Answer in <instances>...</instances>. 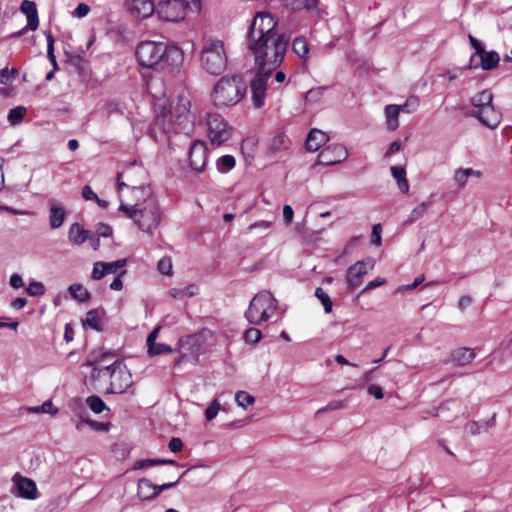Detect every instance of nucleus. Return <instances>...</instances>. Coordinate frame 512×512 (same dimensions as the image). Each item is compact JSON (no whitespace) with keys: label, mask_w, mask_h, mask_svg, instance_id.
Instances as JSON below:
<instances>
[{"label":"nucleus","mask_w":512,"mask_h":512,"mask_svg":"<svg viewBox=\"0 0 512 512\" xmlns=\"http://www.w3.org/2000/svg\"><path fill=\"white\" fill-rule=\"evenodd\" d=\"M287 46L288 38L278 30L274 17L258 12L247 34V49L255 65L262 71H274L282 63Z\"/></svg>","instance_id":"obj_1"},{"label":"nucleus","mask_w":512,"mask_h":512,"mask_svg":"<svg viewBox=\"0 0 512 512\" xmlns=\"http://www.w3.org/2000/svg\"><path fill=\"white\" fill-rule=\"evenodd\" d=\"M136 57L141 66L161 70L170 59L180 61L182 55L177 48H168L162 42L143 41L136 48Z\"/></svg>","instance_id":"obj_2"},{"label":"nucleus","mask_w":512,"mask_h":512,"mask_svg":"<svg viewBox=\"0 0 512 512\" xmlns=\"http://www.w3.org/2000/svg\"><path fill=\"white\" fill-rule=\"evenodd\" d=\"M120 211L125 212L126 216L138 224V227L149 234L158 227L161 221V209L155 194H149L142 203L135 205L121 204Z\"/></svg>","instance_id":"obj_3"},{"label":"nucleus","mask_w":512,"mask_h":512,"mask_svg":"<svg viewBox=\"0 0 512 512\" xmlns=\"http://www.w3.org/2000/svg\"><path fill=\"white\" fill-rule=\"evenodd\" d=\"M246 85L241 77H222L214 86L211 98L215 106L237 104L245 95Z\"/></svg>","instance_id":"obj_4"},{"label":"nucleus","mask_w":512,"mask_h":512,"mask_svg":"<svg viewBox=\"0 0 512 512\" xmlns=\"http://www.w3.org/2000/svg\"><path fill=\"white\" fill-rule=\"evenodd\" d=\"M493 93L485 89L471 98L473 110L471 115L479 120L484 126L495 129L501 121V113L493 106Z\"/></svg>","instance_id":"obj_5"},{"label":"nucleus","mask_w":512,"mask_h":512,"mask_svg":"<svg viewBox=\"0 0 512 512\" xmlns=\"http://www.w3.org/2000/svg\"><path fill=\"white\" fill-rule=\"evenodd\" d=\"M202 67L211 75H220L227 66V54L221 40L207 39L201 50Z\"/></svg>","instance_id":"obj_6"},{"label":"nucleus","mask_w":512,"mask_h":512,"mask_svg":"<svg viewBox=\"0 0 512 512\" xmlns=\"http://www.w3.org/2000/svg\"><path fill=\"white\" fill-rule=\"evenodd\" d=\"M277 307L278 301L270 292H259L252 298L245 312V318L249 323L259 325L268 321L277 310Z\"/></svg>","instance_id":"obj_7"},{"label":"nucleus","mask_w":512,"mask_h":512,"mask_svg":"<svg viewBox=\"0 0 512 512\" xmlns=\"http://www.w3.org/2000/svg\"><path fill=\"white\" fill-rule=\"evenodd\" d=\"M188 9L195 11L192 2L188 0H162L158 3L155 12L165 21L178 22L185 18Z\"/></svg>","instance_id":"obj_8"},{"label":"nucleus","mask_w":512,"mask_h":512,"mask_svg":"<svg viewBox=\"0 0 512 512\" xmlns=\"http://www.w3.org/2000/svg\"><path fill=\"white\" fill-rule=\"evenodd\" d=\"M132 376L127 370L123 360L117 359L113 362L110 373V383L106 393L122 394L132 385Z\"/></svg>","instance_id":"obj_9"},{"label":"nucleus","mask_w":512,"mask_h":512,"mask_svg":"<svg viewBox=\"0 0 512 512\" xmlns=\"http://www.w3.org/2000/svg\"><path fill=\"white\" fill-rule=\"evenodd\" d=\"M208 136L212 145L220 146L228 141L232 135V128L219 114L207 115Z\"/></svg>","instance_id":"obj_10"},{"label":"nucleus","mask_w":512,"mask_h":512,"mask_svg":"<svg viewBox=\"0 0 512 512\" xmlns=\"http://www.w3.org/2000/svg\"><path fill=\"white\" fill-rule=\"evenodd\" d=\"M114 356L115 353L113 351H93L88 355L85 365L93 366V369L91 371L92 380H100L105 377H108L110 379V373L112 371L113 363L109 365H100V363L105 361L107 358Z\"/></svg>","instance_id":"obj_11"},{"label":"nucleus","mask_w":512,"mask_h":512,"mask_svg":"<svg viewBox=\"0 0 512 512\" xmlns=\"http://www.w3.org/2000/svg\"><path fill=\"white\" fill-rule=\"evenodd\" d=\"M190 102L187 98L181 97L169 114V121L174 123L176 132H182L192 124L190 115Z\"/></svg>","instance_id":"obj_12"},{"label":"nucleus","mask_w":512,"mask_h":512,"mask_svg":"<svg viewBox=\"0 0 512 512\" xmlns=\"http://www.w3.org/2000/svg\"><path fill=\"white\" fill-rule=\"evenodd\" d=\"M263 70L264 71L258 68L257 73L250 82L252 101L254 106L257 108L262 107L265 103L267 83L272 73V71H267V69Z\"/></svg>","instance_id":"obj_13"},{"label":"nucleus","mask_w":512,"mask_h":512,"mask_svg":"<svg viewBox=\"0 0 512 512\" xmlns=\"http://www.w3.org/2000/svg\"><path fill=\"white\" fill-rule=\"evenodd\" d=\"M374 267V260L368 258L366 261H357L347 269V288L350 291H354L359 288L363 283L364 276L370 269Z\"/></svg>","instance_id":"obj_14"},{"label":"nucleus","mask_w":512,"mask_h":512,"mask_svg":"<svg viewBox=\"0 0 512 512\" xmlns=\"http://www.w3.org/2000/svg\"><path fill=\"white\" fill-rule=\"evenodd\" d=\"M348 156L346 148L341 144H333L324 148L318 155L317 164L335 165L344 161Z\"/></svg>","instance_id":"obj_15"},{"label":"nucleus","mask_w":512,"mask_h":512,"mask_svg":"<svg viewBox=\"0 0 512 512\" xmlns=\"http://www.w3.org/2000/svg\"><path fill=\"white\" fill-rule=\"evenodd\" d=\"M15 495L24 499L34 500L38 497V489L35 481L16 473L13 478Z\"/></svg>","instance_id":"obj_16"},{"label":"nucleus","mask_w":512,"mask_h":512,"mask_svg":"<svg viewBox=\"0 0 512 512\" xmlns=\"http://www.w3.org/2000/svg\"><path fill=\"white\" fill-rule=\"evenodd\" d=\"M190 166L197 172H202L207 162V146L201 140H195L189 149Z\"/></svg>","instance_id":"obj_17"},{"label":"nucleus","mask_w":512,"mask_h":512,"mask_svg":"<svg viewBox=\"0 0 512 512\" xmlns=\"http://www.w3.org/2000/svg\"><path fill=\"white\" fill-rule=\"evenodd\" d=\"M20 10L27 17V24L21 30L13 33L11 37H20L28 30H36L39 26V18L36 4L30 0H24L21 3Z\"/></svg>","instance_id":"obj_18"},{"label":"nucleus","mask_w":512,"mask_h":512,"mask_svg":"<svg viewBox=\"0 0 512 512\" xmlns=\"http://www.w3.org/2000/svg\"><path fill=\"white\" fill-rule=\"evenodd\" d=\"M124 5L132 16L141 19L152 16L156 10L152 0H124Z\"/></svg>","instance_id":"obj_19"},{"label":"nucleus","mask_w":512,"mask_h":512,"mask_svg":"<svg viewBox=\"0 0 512 512\" xmlns=\"http://www.w3.org/2000/svg\"><path fill=\"white\" fill-rule=\"evenodd\" d=\"M67 216L65 207L55 199L49 200V225L51 229L60 228Z\"/></svg>","instance_id":"obj_20"},{"label":"nucleus","mask_w":512,"mask_h":512,"mask_svg":"<svg viewBox=\"0 0 512 512\" xmlns=\"http://www.w3.org/2000/svg\"><path fill=\"white\" fill-rule=\"evenodd\" d=\"M105 316V310L102 307L94 308L86 313L84 319H82V326L84 329H92L97 332L104 330L102 320Z\"/></svg>","instance_id":"obj_21"},{"label":"nucleus","mask_w":512,"mask_h":512,"mask_svg":"<svg viewBox=\"0 0 512 512\" xmlns=\"http://www.w3.org/2000/svg\"><path fill=\"white\" fill-rule=\"evenodd\" d=\"M137 497L141 501H150L158 497L157 485L147 478H141L137 482Z\"/></svg>","instance_id":"obj_22"},{"label":"nucleus","mask_w":512,"mask_h":512,"mask_svg":"<svg viewBox=\"0 0 512 512\" xmlns=\"http://www.w3.org/2000/svg\"><path fill=\"white\" fill-rule=\"evenodd\" d=\"M328 141V136L321 130L312 129L306 139V149L315 152Z\"/></svg>","instance_id":"obj_23"},{"label":"nucleus","mask_w":512,"mask_h":512,"mask_svg":"<svg viewBox=\"0 0 512 512\" xmlns=\"http://www.w3.org/2000/svg\"><path fill=\"white\" fill-rule=\"evenodd\" d=\"M89 233L79 223H73L68 230V239L74 245H81L88 239Z\"/></svg>","instance_id":"obj_24"},{"label":"nucleus","mask_w":512,"mask_h":512,"mask_svg":"<svg viewBox=\"0 0 512 512\" xmlns=\"http://www.w3.org/2000/svg\"><path fill=\"white\" fill-rule=\"evenodd\" d=\"M402 111V106L389 104L385 107V117L387 122V127L389 130L394 131L399 127L398 117L400 112Z\"/></svg>","instance_id":"obj_25"},{"label":"nucleus","mask_w":512,"mask_h":512,"mask_svg":"<svg viewBox=\"0 0 512 512\" xmlns=\"http://www.w3.org/2000/svg\"><path fill=\"white\" fill-rule=\"evenodd\" d=\"M475 356L476 354L474 350L467 347L458 348L452 353V359L457 364V366H465L471 363Z\"/></svg>","instance_id":"obj_26"},{"label":"nucleus","mask_w":512,"mask_h":512,"mask_svg":"<svg viewBox=\"0 0 512 512\" xmlns=\"http://www.w3.org/2000/svg\"><path fill=\"white\" fill-rule=\"evenodd\" d=\"M471 176L480 178L482 176V172L472 168L458 169L454 173L453 180L458 188H463L468 178Z\"/></svg>","instance_id":"obj_27"},{"label":"nucleus","mask_w":512,"mask_h":512,"mask_svg":"<svg viewBox=\"0 0 512 512\" xmlns=\"http://www.w3.org/2000/svg\"><path fill=\"white\" fill-rule=\"evenodd\" d=\"M481 57V67L483 70H492L498 66L500 61L499 54L496 51L486 52L479 54Z\"/></svg>","instance_id":"obj_28"},{"label":"nucleus","mask_w":512,"mask_h":512,"mask_svg":"<svg viewBox=\"0 0 512 512\" xmlns=\"http://www.w3.org/2000/svg\"><path fill=\"white\" fill-rule=\"evenodd\" d=\"M68 292L70 293L73 299L81 303L88 302L91 298L90 292L81 284H71L68 287Z\"/></svg>","instance_id":"obj_29"},{"label":"nucleus","mask_w":512,"mask_h":512,"mask_svg":"<svg viewBox=\"0 0 512 512\" xmlns=\"http://www.w3.org/2000/svg\"><path fill=\"white\" fill-rule=\"evenodd\" d=\"M292 50L304 61V63L308 61L307 55L309 52V45L303 37H297L293 40Z\"/></svg>","instance_id":"obj_30"},{"label":"nucleus","mask_w":512,"mask_h":512,"mask_svg":"<svg viewBox=\"0 0 512 512\" xmlns=\"http://www.w3.org/2000/svg\"><path fill=\"white\" fill-rule=\"evenodd\" d=\"M85 403L95 414H100L105 410L110 411L109 407L98 395L88 396L85 400Z\"/></svg>","instance_id":"obj_31"},{"label":"nucleus","mask_w":512,"mask_h":512,"mask_svg":"<svg viewBox=\"0 0 512 512\" xmlns=\"http://www.w3.org/2000/svg\"><path fill=\"white\" fill-rule=\"evenodd\" d=\"M289 145V138L283 133H277L271 140L270 150L276 153L288 149Z\"/></svg>","instance_id":"obj_32"},{"label":"nucleus","mask_w":512,"mask_h":512,"mask_svg":"<svg viewBox=\"0 0 512 512\" xmlns=\"http://www.w3.org/2000/svg\"><path fill=\"white\" fill-rule=\"evenodd\" d=\"M431 205V201L428 200V201H424L422 203H420L419 205H417L410 213V215L408 216L407 220L405 221V223L407 224H412L413 222H415L416 220H418L420 217L423 216V214L425 213V211L427 210V208Z\"/></svg>","instance_id":"obj_33"},{"label":"nucleus","mask_w":512,"mask_h":512,"mask_svg":"<svg viewBox=\"0 0 512 512\" xmlns=\"http://www.w3.org/2000/svg\"><path fill=\"white\" fill-rule=\"evenodd\" d=\"M391 172L393 177L397 180L399 190L401 192H407L408 191V183L405 178V170L402 167H392Z\"/></svg>","instance_id":"obj_34"},{"label":"nucleus","mask_w":512,"mask_h":512,"mask_svg":"<svg viewBox=\"0 0 512 512\" xmlns=\"http://www.w3.org/2000/svg\"><path fill=\"white\" fill-rule=\"evenodd\" d=\"M216 166L219 172H228L234 168L235 158L232 155H224L217 160Z\"/></svg>","instance_id":"obj_35"},{"label":"nucleus","mask_w":512,"mask_h":512,"mask_svg":"<svg viewBox=\"0 0 512 512\" xmlns=\"http://www.w3.org/2000/svg\"><path fill=\"white\" fill-rule=\"evenodd\" d=\"M26 111V108L23 106H17L12 108L8 113V121L10 122V124L16 125L20 123L23 120Z\"/></svg>","instance_id":"obj_36"},{"label":"nucleus","mask_w":512,"mask_h":512,"mask_svg":"<svg viewBox=\"0 0 512 512\" xmlns=\"http://www.w3.org/2000/svg\"><path fill=\"white\" fill-rule=\"evenodd\" d=\"M314 295L322 303L325 313H330L332 311L333 303L329 295L321 287H317L315 289Z\"/></svg>","instance_id":"obj_37"},{"label":"nucleus","mask_w":512,"mask_h":512,"mask_svg":"<svg viewBox=\"0 0 512 512\" xmlns=\"http://www.w3.org/2000/svg\"><path fill=\"white\" fill-rule=\"evenodd\" d=\"M235 401L237 402L238 406L246 409L248 406L255 402V399L246 391H238L235 394Z\"/></svg>","instance_id":"obj_38"},{"label":"nucleus","mask_w":512,"mask_h":512,"mask_svg":"<svg viewBox=\"0 0 512 512\" xmlns=\"http://www.w3.org/2000/svg\"><path fill=\"white\" fill-rule=\"evenodd\" d=\"M262 338V333L257 328H249L243 334V339L246 343L257 344Z\"/></svg>","instance_id":"obj_39"},{"label":"nucleus","mask_w":512,"mask_h":512,"mask_svg":"<svg viewBox=\"0 0 512 512\" xmlns=\"http://www.w3.org/2000/svg\"><path fill=\"white\" fill-rule=\"evenodd\" d=\"M127 260L125 258L118 259L113 262H102V268H105L106 274L116 273L118 269L125 267Z\"/></svg>","instance_id":"obj_40"},{"label":"nucleus","mask_w":512,"mask_h":512,"mask_svg":"<svg viewBox=\"0 0 512 512\" xmlns=\"http://www.w3.org/2000/svg\"><path fill=\"white\" fill-rule=\"evenodd\" d=\"M173 351L172 347L164 344V343H156L155 345H150L147 350L149 356H156L165 353H171Z\"/></svg>","instance_id":"obj_41"},{"label":"nucleus","mask_w":512,"mask_h":512,"mask_svg":"<svg viewBox=\"0 0 512 512\" xmlns=\"http://www.w3.org/2000/svg\"><path fill=\"white\" fill-rule=\"evenodd\" d=\"M157 270L162 275L172 274V261L169 256L162 257L157 263Z\"/></svg>","instance_id":"obj_42"},{"label":"nucleus","mask_w":512,"mask_h":512,"mask_svg":"<svg viewBox=\"0 0 512 512\" xmlns=\"http://www.w3.org/2000/svg\"><path fill=\"white\" fill-rule=\"evenodd\" d=\"M85 421H86V425H88L91 429H93L95 431H100V432H108L112 426L111 422H109V421L108 422H99V421L92 420L89 417Z\"/></svg>","instance_id":"obj_43"},{"label":"nucleus","mask_w":512,"mask_h":512,"mask_svg":"<svg viewBox=\"0 0 512 512\" xmlns=\"http://www.w3.org/2000/svg\"><path fill=\"white\" fill-rule=\"evenodd\" d=\"M219 410H220V403H219L218 399L212 400L211 403L208 405V407L205 410V413H204L205 419L207 421L213 420L217 416Z\"/></svg>","instance_id":"obj_44"},{"label":"nucleus","mask_w":512,"mask_h":512,"mask_svg":"<svg viewBox=\"0 0 512 512\" xmlns=\"http://www.w3.org/2000/svg\"><path fill=\"white\" fill-rule=\"evenodd\" d=\"M26 291L29 296H42L45 293V287L41 282L31 281Z\"/></svg>","instance_id":"obj_45"},{"label":"nucleus","mask_w":512,"mask_h":512,"mask_svg":"<svg viewBox=\"0 0 512 512\" xmlns=\"http://www.w3.org/2000/svg\"><path fill=\"white\" fill-rule=\"evenodd\" d=\"M347 407V401L346 400H335L329 402L325 407L320 408L316 414H321L326 411H332L337 409H343Z\"/></svg>","instance_id":"obj_46"},{"label":"nucleus","mask_w":512,"mask_h":512,"mask_svg":"<svg viewBox=\"0 0 512 512\" xmlns=\"http://www.w3.org/2000/svg\"><path fill=\"white\" fill-rule=\"evenodd\" d=\"M401 106L402 111L406 113H413L417 110L419 106V99L416 96H410L407 98L406 102Z\"/></svg>","instance_id":"obj_47"},{"label":"nucleus","mask_w":512,"mask_h":512,"mask_svg":"<svg viewBox=\"0 0 512 512\" xmlns=\"http://www.w3.org/2000/svg\"><path fill=\"white\" fill-rule=\"evenodd\" d=\"M197 339L193 335H186L181 337L178 340V348L180 350H189L191 346H193L196 343Z\"/></svg>","instance_id":"obj_48"},{"label":"nucleus","mask_w":512,"mask_h":512,"mask_svg":"<svg viewBox=\"0 0 512 512\" xmlns=\"http://www.w3.org/2000/svg\"><path fill=\"white\" fill-rule=\"evenodd\" d=\"M75 414L79 417V421L77 422L75 428L78 431H81L83 429V426L86 425V419L88 418V415H86V411L82 406H78L74 409Z\"/></svg>","instance_id":"obj_49"},{"label":"nucleus","mask_w":512,"mask_h":512,"mask_svg":"<svg viewBox=\"0 0 512 512\" xmlns=\"http://www.w3.org/2000/svg\"><path fill=\"white\" fill-rule=\"evenodd\" d=\"M188 470L185 471L184 473H182L180 476H178L176 479H174L173 481H170V482H167V483H163L161 485H157V492H158V496L165 490H169L173 487H175L179 482L180 480L187 474Z\"/></svg>","instance_id":"obj_50"},{"label":"nucleus","mask_w":512,"mask_h":512,"mask_svg":"<svg viewBox=\"0 0 512 512\" xmlns=\"http://www.w3.org/2000/svg\"><path fill=\"white\" fill-rule=\"evenodd\" d=\"M381 232H382V226L381 224H375L372 227V239L371 243L375 246H381L382 245V238H381Z\"/></svg>","instance_id":"obj_51"},{"label":"nucleus","mask_w":512,"mask_h":512,"mask_svg":"<svg viewBox=\"0 0 512 512\" xmlns=\"http://www.w3.org/2000/svg\"><path fill=\"white\" fill-rule=\"evenodd\" d=\"M112 227L105 223H98L96 225V233L98 237H110L112 235Z\"/></svg>","instance_id":"obj_52"},{"label":"nucleus","mask_w":512,"mask_h":512,"mask_svg":"<svg viewBox=\"0 0 512 512\" xmlns=\"http://www.w3.org/2000/svg\"><path fill=\"white\" fill-rule=\"evenodd\" d=\"M105 275H107V274L105 272V268H102V261L95 262L94 265H93V269H92V273H91V278L93 280H100Z\"/></svg>","instance_id":"obj_53"},{"label":"nucleus","mask_w":512,"mask_h":512,"mask_svg":"<svg viewBox=\"0 0 512 512\" xmlns=\"http://www.w3.org/2000/svg\"><path fill=\"white\" fill-rule=\"evenodd\" d=\"M90 12V7L86 3H79L75 10L72 12V16L76 18H83Z\"/></svg>","instance_id":"obj_54"},{"label":"nucleus","mask_w":512,"mask_h":512,"mask_svg":"<svg viewBox=\"0 0 512 512\" xmlns=\"http://www.w3.org/2000/svg\"><path fill=\"white\" fill-rule=\"evenodd\" d=\"M464 430L470 435H477L481 432V425L477 421H468L464 426Z\"/></svg>","instance_id":"obj_55"},{"label":"nucleus","mask_w":512,"mask_h":512,"mask_svg":"<svg viewBox=\"0 0 512 512\" xmlns=\"http://www.w3.org/2000/svg\"><path fill=\"white\" fill-rule=\"evenodd\" d=\"M317 5V0H295L293 4L294 9L306 8L313 9Z\"/></svg>","instance_id":"obj_56"},{"label":"nucleus","mask_w":512,"mask_h":512,"mask_svg":"<svg viewBox=\"0 0 512 512\" xmlns=\"http://www.w3.org/2000/svg\"><path fill=\"white\" fill-rule=\"evenodd\" d=\"M168 448L173 453H178L183 449V442L179 437H172L168 443Z\"/></svg>","instance_id":"obj_57"},{"label":"nucleus","mask_w":512,"mask_h":512,"mask_svg":"<svg viewBox=\"0 0 512 512\" xmlns=\"http://www.w3.org/2000/svg\"><path fill=\"white\" fill-rule=\"evenodd\" d=\"M386 283V279L385 278H381V277H378L370 282H368L366 284V286L364 287V289L361 291V294L365 293L366 291H370L372 289H375L379 286H382Z\"/></svg>","instance_id":"obj_58"},{"label":"nucleus","mask_w":512,"mask_h":512,"mask_svg":"<svg viewBox=\"0 0 512 512\" xmlns=\"http://www.w3.org/2000/svg\"><path fill=\"white\" fill-rule=\"evenodd\" d=\"M367 391L369 395L375 397L378 400L384 397L383 389L379 385L371 384L369 385Z\"/></svg>","instance_id":"obj_59"},{"label":"nucleus","mask_w":512,"mask_h":512,"mask_svg":"<svg viewBox=\"0 0 512 512\" xmlns=\"http://www.w3.org/2000/svg\"><path fill=\"white\" fill-rule=\"evenodd\" d=\"M126 274V271L125 270H122L115 278L114 280L110 283V289L111 290H115V291H119L123 288V281L121 279V277Z\"/></svg>","instance_id":"obj_60"},{"label":"nucleus","mask_w":512,"mask_h":512,"mask_svg":"<svg viewBox=\"0 0 512 512\" xmlns=\"http://www.w3.org/2000/svg\"><path fill=\"white\" fill-rule=\"evenodd\" d=\"M40 410L41 413H47L50 415H56L58 413V408H55L49 400L40 405Z\"/></svg>","instance_id":"obj_61"},{"label":"nucleus","mask_w":512,"mask_h":512,"mask_svg":"<svg viewBox=\"0 0 512 512\" xmlns=\"http://www.w3.org/2000/svg\"><path fill=\"white\" fill-rule=\"evenodd\" d=\"M153 466H155L154 459H142V460L136 461L133 464L132 469L133 470H139V469H143V468H146V467H153Z\"/></svg>","instance_id":"obj_62"},{"label":"nucleus","mask_w":512,"mask_h":512,"mask_svg":"<svg viewBox=\"0 0 512 512\" xmlns=\"http://www.w3.org/2000/svg\"><path fill=\"white\" fill-rule=\"evenodd\" d=\"M9 284L14 289L23 287L22 276L17 273L12 274L9 279Z\"/></svg>","instance_id":"obj_63"},{"label":"nucleus","mask_w":512,"mask_h":512,"mask_svg":"<svg viewBox=\"0 0 512 512\" xmlns=\"http://www.w3.org/2000/svg\"><path fill=\"white\" fill-rule=\"evenodd\" d=\"M294 216L293 208L290 205H284L283 207V219L288 225L292 222Z\"/></svg>","instance_id":"obj_64"}]
</instances>
